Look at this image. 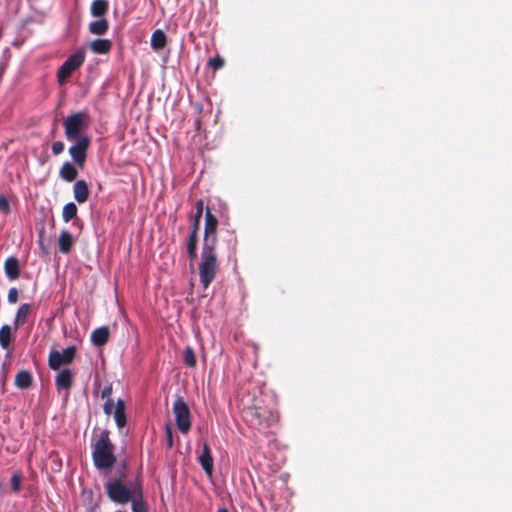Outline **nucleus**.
<instances>
[{
    "mask_svg": "<svg viewBox=\"0 0 512 512\" xmlns=\"http://www.w3.org/2000/svg\"><path fill=\"white\" fill-rule=\"evenodd\" d=\"M110 432L103 430L98 440L93 445L92 458L95 467L98 470H108L116 463L114 454V445L110 440Z\"/></svg>",
    "mask_w": 512,
    "mask_h": 512,
    "instance_id": "1",
    "label": "nucleus"
},
{
    "mask_svg": "<svg viewBox=\"0 0 512 512\" xmlns=\"http://www.w3.org/2000/svg\"><path fill=\"white\" fill-rule=\"evenodd\" d=\"M219 262L217 259L216 247L202 245L201 259L199 263V277L204 289L215 280Z\"/></svg>",
    "mask_w": 512,
    "mask_h": 512,
    "instance_id": "2",
    "label": "nucleus"
},
{
    "mask_svg": "<svg viewBox=\"0 0 512 512\" xmlns=\"http://www.w3.org/2000/svg\"><path fill=\"white\" fill-rule=\"evenodd\" d=\"M105 489L107 496L112 502L125 505L137 495V491L142 490V487L140 484H135L130 488L121 479H114L105 484Z\"/></svg>",
    "mask_w": 512,
    "mask_h": 512,
    "instance_id": "3",
    "label": "nucleus"
},
{
    "mask_svg": "<svg viewBox=\"0 0 512 512\" xmlns=\"http://www.w3.org/2000/svg\"><path fill=\"white\" fill-rule=\"evenodd\" d=\"M88 115L80 111L69 115L63 122L65 137L68 141L83 138V130L87 127Z\"/></svg>",
    "mask_w": 512,
    "mask_h": 512,
    "instance_id": "4",
    "label": "nucleus"
},
{
    "mask_svg": "<svg viewBox=\"0 0 512 512\" xmlns=\"http://www.w3.org/2000/svg\"><path fill=\"white\" fill-rule=\"evenodd\" d=\"M173 413L178 430L186 434L191 429V413L183 397L177 396L173 403Z\"/></svg>",
    "mask_w": 512,
    "mask_h": 512,
    "instance_id": "5",
    "label": "nucleus"
},
{
    "mask_svg": "<svg viewBox=\"0 0 512 512\" xmlns=\"http://www.w3.org/2000/svg\"><path fill=\"white\" fill-rule=\"evenodd\" d=\"M84 61L85 52L83 49H79L69 56L57 71L58 82L61 85L64 84L71 74L83 65Z\"/></svg>",
    "mask_w": 512,
    "mask_h": 512,
    "instance_id": "6",
    "label": "nucleus"
},
{
    "mask_svg": "<svg viewBox=\"0 0 512 512\" xmlns=\"http://www.w3.org/2000/svg\"><path fill=\"white\" fill-rule=\"evenodd\" d=\"M90 142V138L84 136L83 138L74 140V144L69 148V154L74 164L81 169L85 166Z\"/></svg>",
    "mask_w": 512,
    "mask_h": 512,
    "instance_id": "7",
    "label": "nucleus"
},
{
    "mask_svg": "<svg viewBox=\"0 0 512 512\" xmlns=\"http://www.w3.org/2000/svg\"><path fill=\"white\" fill-rule=\"evenodd\" d=\"M217 227H218V219L211 212L210 208L207 207L206 211H205L204 237H203L202 245L216 247V245H217Z\"/></svg>",
    "mask_w": 512,
    "mask_h": 512,
    "instance_id": "8",
    "label": "nucleus"
},
{
    "mask_svg": "<svg viewBox=\"0 0 512 512\" xmlns=\"http://www.w3.org/2000/svg\"><path fill=\"white\" fill-rule=\"evenodd\" d=\"M76 347L69 346L62 352L53 350L49 354L48 365L52 370H58L62 365L70 364L76 355Z\"/></svg>",
    "mask_w": 512,
    "mask_h": 512,
    "instance_id": "9",
    "label": "nucleus"
},
{
    "mask_svg": "<svg viewBox=\"0 0 512 512\" xmlns=\"http://www.w3.org/2000/svg\"><path fill=\"white\" fill-rule=\"evenodd\" d=\"M199 463L204 470V472L207 474V476L211 477L213 474V457L211 453V449L207 443H204L202 452L198 456Z\"/></svg>",
    "mask_w": 512,
    "mask_h": 512,
    "instance_id": "10",
    "label": "nucleus"
},
{
    "mask_svg": "<svg viewBox=\"0 0 512 512\" xmlns=\"http://www.w3.org/2000/svg\"><path fill=\"white\" fill-rule=\"evenodd\" d=\"M246 417H250L251 420H255L257 424H262L264 422H268L270 416H272L271 412H268L260 407H250L245 411Z\"/></svg>",
    "mask_w": 512,
    "mask_h": 512,
    "instance_id": "11",
    "label": "nucleus"
},
{
    "mask_svg": "<svg viewBox=\"0 0 512 512\" xmlns=\"http://www.w3.org/2000/svg\"><path fill=\"white\" fill-rule=\"evenodd\" d=\"M109 337V328L107 326H101L91 333V342L95 346H104L109 341Z\"/></svg>",
    "mask_w": 512,
    "mask_h": 512,
    "instance_id": "12",
    "label": "nucleus"
},
{
    "mask_svg": "<svg viewBox=\"0 0 512 512\" xmlns=\"http://www.w3.org/2000/svg\"><path fill=\"white\" fill-rule=\"evenodd\" d=\"M72 382V373L69 369L61 370L55 378V384L58 390H69L72 386Z\"/></svg>",
    "mask_w": 512,
    "mask_h": 512,
    "instance_id": "13",
    "label": "nucleus"
},
{
    "mask_svg": "<svg viewBox=\"0 0 512 512\" xmlns=\"http://www.w3.org/2000/svg\"><path fill=\"white\" fill-rule=\"evenodd\" d=\"M74 198L78 203H84L89 197V188L85 180H78L73 187Z\"/></svg>",
    "mask_w": 512,
    "mask_h": 512,
    "instance_id": "14",
    "label": "nucleus"
},
{
    "mask_svg": "<svg viewBox=\"0 0 512 512\" xmlns=\"http://www.w3.org/2000/svg\"><path fill=\"white\" fill-rule=\"evenodd\" d=\"M112 41L109 39H95L90 42V49L95 54H108L112 49Z\"/></svg>",
    "mask_w": 512,
    "mask_h": 512,
    "instance_id": "15",
    "label": "nucleus"
},
{
    "mask_svg": "<svg viewBox=\"0 0 512 512\" xmlns=\"http://www.w3.org/2000/svg\"><path fill=\"white\" fill-rule=\"evenodd\" d=\"M4 270L6 273V276L10 280H15L20 275V267H19V260L16 257H9L6 259L4 264Z\"/></svg>",
    "mask_w": 512,
    "mask_h": 512,
    "instance_id": "16",
    "label": "nucleus"
},
{
    "mask_svg": "<svg viewBox=\"0 0 512 512\" xmlns=\"http://www.w3.org/2000/svg\"><path fill=\"white\" fill-rule=\"evenodd\" d=\"M114 419L119 429H122L127 424L125 402L122 399H118L115 404Z\"/></svg>",
    "mask_w": 512,
    "mask_h": 512,
    "instance_id": "17",
    "label": "nucleus"
},
{
    "mask_svg": "<svg viewBox=\"0 0 512 512\" xmlns=\"http://www.w3.org/2000/svg\"><path fill=\"white\" fill-rule=\"evenodd\" d=\"M109 29V22L106 18L102 17L98 20L90 22L88 30L91 34L101 36L104 35Z\"/></svg>",
    "mask_w": 512,
    "mask_h": 512,
    "instance_id": "18",
    "label": "nucleus"
},
{
    "mask_svg": "<svg viewBox=\"0 0 512 512\" xmlns=\"http://www.w3.org/2000/svg\"><path fill=\"white\" fill-rule=\"evenodd\" d=\"M75 166L76 165H73L70 162L63 163L59 170L60 177L66 182H73L74 180H76L78 176V171Z\"/></svg>",
    "mask_w": 512,
    "mask_h": 512,
    "instance_id": "19",
    "label": "nucleus"
},
{
    "mask_svg": "<svg viewBox=\"0 0 512 512\" xmlns=\"http://www.w3.org/2000/svg\"><path fill=\"white\" fill-rule=\"evenodd\" d=\"M109 9L108 0H93L90 6V13L93 17L102 18Z\"/></svg>",
    "mask_w": 512,
    "mask_h": 512,
    "instance_id": "20",
    "label": "nucleus"
},
{
    "mask_svg": "<svg viewBox=\"0 0 512 512\" xmlns=\"http://www.w3.org/2000/svg\"><path fill=\"white\" fill-rule=\"evenodd\" d=\"M58 246L59 250L63 254H68L73 246V237L70 232L63 230L60 233L59 239H58Z\"/></svg>",
    "mask_w": 512,
    "mask_h": 512,
    "instance_id": "21",
    "label": "nucleus"
},
{
    "mask_svg": "<svg viewBox=\"0 0 512 512\" xmlns=\"http://www.w3.org/2000/svg\"><path fill=\"white\" fill-rule=\"evenodd\" d=\"M30 309L31 305L28 303L20 305L14 319L15 330L19 329L22 325L26 323L27 317L30 313Z\"/></svg>",
    "mask_w": 512,
    "mask_h": 512,
    "instance_id": "22",
    "label": "nucleus"
},
{
    "mask_svg": "<svg viewBox=\"0 0 512 512\" xmlns=\"http://www.w3.org/2000/svg\"><path fill=\"white\" fill-rule=\"evenodd\" d=\"M167 43L166 34L161 30L157 29L152 33L151 36V47L155 51L162 50Z\"/></svg>",
    "mask_w": 512,
    "mask_h": 512,
    "instance_id": "23",
    "label": "nucleus"
},
{
    "mask_svg": "<svg viewBox=\"0 0 512 512\" xmlns=\"http://www.w3.org/2000/svg\"><path fill=\"white\" fill-rule=\"evenodd\" d=\"M32 375L27 370L19 371L15 376V385L20 389H27L32 385Z\"/></svg>",
    "mask_w": 512,
    "mask_h": 512,
    "instance_id": "24",
    "label": "nucleus"
},
{
    "mask_svg": "<svg viewBox=\"0 0 512 512\" xmlns=\"http://www.w3.org/2000/svg\"><path fill=\"white\" fill-rule=\"evenodd\" d=\"M11 340H12L11 327L9 325H3L0 328V346L3 349H8L10 347Z\"/></svg>",
    "mask_w": 512,
    "mask_h": 512,
    "instance_id": "25",
    "label": "nucleus"
},
{
    "mask_svg": "<svg viewBox=\"0 0 512 512\" xmlns=\"http://www.w3.org/2000/svg\"><path fill=\"white\" fill-rule=\"evenodd\" d=\"M137 495L130 501L132 502V512H147V505L143 501L142 490L136 492Z\"/></svg>",
    "mask_w": 512,
    "mask_h": 512,
    "instance_id": "26",
    "label": "nucleus"
},
{
    "mask_svg": "<svg viewBox=\"0 0 512 512\" xmlns=\"http://www.w3.org/2000/svg\"><path fill=\"white\" fill-rule=\"evenodd\" d=\"M195 206H196V212L193 216L192 229H195V231L199 232L200 221H201L203 209H204V201L202 199L197 200Z\"/></svg>",
    "mask_w": 512,
    "mask_h": 512,
    "instance_id": "27",
    "label": "nucleus"
},
{
    "mask_svg": "<svg viewBox=\"0 0 512 512\" xmlns=\"http://www.w3.org/2000/svg\"><path fill=\"white\" fill-rule=\"evenodd\" d=\"M183 361L186 366L194 368L197 364L194 349L191 346H186L183 351Z\"/></svg>",
    "mask_w": 512,
    "mask_h": 512,
    "instance_id": "28",
    "label": "nucleus"
},
{
    "mask_svg": "<svg viewBox=\"0 0 512 512\" xmlns=\"http://www.w3.org/2000/svg\"><path fill=\"white\" fill-rule=\"evenodd\" d=\"M77 211H78V209H77V206H76L75 203H73V202L67 203L63 207V211H62L63 221L64 222H69L70 220L75 218L76 215H77Z\"/></svg>",
    "mask_w": 512,
    "mask_h": 512,
    "instance_id": "29",
    "label": "nucleus"
},
{
    "mask_svg": "<svg viewBox=\"0 0 512 512\" xmlns=\"http://www.w3.org/2000/svg\"><path fill=\"white\" fill-rule=\"evenodd\" d=\"M197 244H198V231H195V229H191V232L187 239L186 249L197 248Z\"/></svg>",
    "mask_w": 512,
    "mask_h": 512,
    "instance_id": "30",
    "label": "nucleus"
},
{
    "mask_svg": "<svg viewBox=\"0 0 512 512\" xmlns=\"http://www.w3.org/2000/svg\"><path fill=\"white\" fill-rule=\"evenodd\" d=\"M224 63H225L224 59L222 57H220L219 55H217V56L209 59L208 65L212 69L218 70L224 66Z\"/></svg>",
    "mask_w": 512,
    "mask_h": 512,
    "instance_id": "31",
    "label": "nucleus"
},
{
    "mask_svg": "<svg viewBox=\"0 0 512 512\" xmlns=\"http://www.w3.org/2000/svg\"><path fill=\"white\" fill-rule=\"evenodd\" d=\"M11 211L9 200L5 195H0V212L7 215Z\"/></svg>",
    "mask_w": 512,
    "mask_h": 512,
    "instance_id": "32",
    "label": "nucleus"
},
{
    "mask_svg": "<svg viewBox=\"0 0 512 512\" xmlns=\"http://www.w3.org/2000/svg\"><path fill=\"white\" fill-rule=\"evenodd\" d=\"M11 489L13 492L18 493L21 489V475L14 474L11 477Z\"/></svg>",
    "mask_w": 512,
    "mask_h": 512,
    "instance_id": "33",
    "label": "nucleus"
},
{
    "mask_svg": "<svg viewBox=\"0 0 512 512\" xmlns=\"http://www.w3.org/2000/svg\"><path fill=\"white\" fill-rule=\"evenodd\" d=\"M165 434H166V443L167 448L171 449L173 447V431L169 424L165 425Z\"/></svg>",
    "mask_w": 512,
    "mask_h": 512,
    "instance_id": "34",
    "label": "nucleus"
},
{
    "mask_svg": "<svg viewBox=\"0 0 512 512\" xmlns=\"http://www.w3.org/2000/svg\"><path fill=\"white\" fill-rule=\"evenodd\" d=\"M51 149L54 155H59L64 151V143L62 141H55L52 143Z\"/></svg>",
    "mask_w": 512,
    "mask_h": 512,
    "instance_id": "35",
    "label": "nucleus"
},
{
    "mask_svg": "<svg viewBox=\"0 0 512 512\" xmlns=\"http://www.w3.org/2000/svg\"><path fill=\"white\" fill-rule=\"evenodd\" d=\"M8 302L16 303L18 301V290L16 288H11L8 292Z\"/></svg>",
    "mask_w": 512,
    "mask_h": 512,
    "instance_id": "36",
    "label": "nucleus"
},
{
    "mask_svg": "<svg viewBox=\"0 0 512 512\" xmlns=\"http://www.w3.org/2000/svg\"><path fill=\"white\" fill-rule=\"evenodd\" d=\"M111 394H112V385H107L105 386L102 391H101V398L103 399H111Z\"/></svg>",
    "mask_w": 512,
    "mask_h": 512,
    "instance_id": "37",
    "label": "nucleus"
},
{
    "mask_svg": "<svg viewBox=\"0 0 512 512\" xmlns=\"http://www.w3.org/2000/svg\"><path fill=\"white\" fill-rule=\"evenodd\" d=\"M114 406H115L114 401L112 399L106 400V402L103 406L104 413L107 415H110L113 411Z\"/></svg>",
    "mask_w": 512,
    "mask_h": 512,
    "instance_id": "38",
    "label": "nucleus"
},
{
    "mask_svg": "<svg viewBox=\"0 0 512 512\" xmlns=\"http://www.w3.org/2000/svg\"><path fill=\"white\" fill-rule=\"evenodd\" d=\"M187 256L191 262L194 261L197 257V248L187 249Z\"/></svg>",
    "mask_w": 512,
    "mask_h": 512,
    "instance_id": "39",
    "label": "nucleus"
},
{
    "mask_svg": "<svg viewBox=\"0 0 512 512\" xmlns=\"http://www.w3.org/2000/svg\"><path fill=\"white\" fill-rule=\"evenodd\" d=\"M218 512H229L226 508H220Z\"/></svg>",
    "mask_w": 512,
    "mask_h": 512,
    "instance_id": "40",
    "label": "nucleus"
},
{
    "mask_svg": "<svg viewBox=\"0 0 512 512\" xmlns=\"http://www.w3.org/2000/svg\"><path fill=\"white\" fill-rule=\"evenodd\" d=\"M39 244L41 248H44L42 241H40Z\"/></svg>",
    "mask_w": 512,
    "mask_h": 512,
    "instance_id": "41",
    "label": "nucleus"
}]
</instances>
